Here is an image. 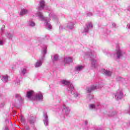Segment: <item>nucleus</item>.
<instances>
[{
	"label": "nucleus",
	"mask_w": 130,
	"mask_h": 130,
	"mask_svg": "<svg viewBox=\"0 0 130 130\" xmlns=\"http://www.w3.org/2000/svg\"><path fill=\"white\" fill-rule=\"evenodd\" d=\"M49 17L52 19L53 20H57V16H56V15H55V14H54V13H53V11H51V12H49Z\"/></svg>",
	"instance_id": "nucleus-18"
},
{
	"label": "nucleus",
	"mask_w": 130,
	"mask_h": 130,
	"mask_svg": "<svg viewBox=\"0 0 130 130\" xmlns=\"http://www.w3.org/2000/svg\"><path fill=\"white\" fill-rule=\"evenodd\" d=\"M87 99H88V100H91V99H93V95L89 94L87 96Z\"/></svg>",
	"instance_id": "nucleus-32"
},
{
	"label": "nucleus",
	"mask_w": 130,
	"mask_h": 130,
	"mask_svg": "<svg viewBox=\"0 0 130 130\" xmlns=\"http://www.w3.org/2000/svg\"><path fill=\"white\" fill-rule=\"evenodd\" d=\"M104 75H105L106 76H107L108 77H110V76L112 75V72L108 70H104Z\"/></svg>",
	"instance_id": "nucleus-24"
},
{
	"label": "nucleus",
	"mask_w": 130,
	"mask_h": 130,
	"mask_svg": "<svg viewBox=\"0 0 130 130\" xmlns=\"http://www.w3.org/2000/svg\"><path fill=\"white\" fill-rule=\"evenodd\" d=\"M84 68H85V66L84 65H78L75 67V72L77 73H80L81 71L83 70Z\"/></svg>",
	"instance_id": "nucleus-15"
},
{
	"label": "nucleus",
	"mask_w": 130,
	"mask_h": 130,
	"mask_svg": "<svg viewBox=\"0 0 130 130\" xmlns=\"http://www.w3.org/2000/svg\"><path fill=\"white\" fill-rule=\"evenodd\" d=\"M1 80L4 82V83H7L9 80V77L8 75H2L1 76Z\"/></svg>",
	"instance_id": "nucleus-20"
},
{
	"label": "nucleus",
	"mask_w": 130,
	"mask_h": 130,
	"mask_svg": "<svg viewBox=\"0 0 130 130\" xmlns=\"http://www.w3.org/2000/svg\"><path fill=\"white\" fill-rule=\"evenodd\" d=\"M103 87V84L102 83H99V82H96L93 84L90 88H87V91L88 93H91L92 91H94V90H96L97 89H100V88H102Z\"/></svg>",
	"instance_id": "nucleus-5"
},
{
	"label": "nucleus",
	"mask_w": 130,
	"mask_h": 130,
	"mask_svg": "<svg viewBox=\"0 0 130 130\" xmlns=\"http://www.w3.org/2000/svg\"><path fill=\"white\" fill-rule=\"evenodd\" d=\"M15 97L19 100L20 102H22L23 101V99H22V97L19 94H16Z\"/></svg>",
	"instance_id": "nucleus-27"
},
{
	"label": "nucleus",
	"mask_w": 130,
	"mask_h": 130,
	"mask_svg": "<svg viewBox=\"0 0 130 130\" xmlns=\"http://www.w3.org/2000/svg\"><path fill=\"white\" fill-rule=\"evenodd\" d=\"M85 15L87 17H90L91 16H93V13L92 12H90L89 11H87L86 12H85Z\"/></svg>",
	"instance_id": "nucleus-29"
},
{
	"label": "nucleus",
	"mask_w": 130,
	"mask_h": 130,
	"mask_svg": "<svg viewBox=\"0 0 130 130\" xmlns=\"http://www.w3.org/2000/svg\"><path fill=\"white\" fill-rule=\"evenodd\" d=\"M34 95V91L33 90H30L27 92L26 94V97L28 98V99H29V100H34V98H33V96Z\"/></svg>",
	"instance_id": "nucleus-14"
},
{
	"label": "nucleus",
	"mask_w": 130,
	"mask_h": 130,
	"mask_svg": "<svg viewBox=\"0 0 130 130\" xmlns=\"http://www.w3.org/2000/svg\"><path fill=\"white\" fill-rule=\"evenodd\" d=\"M36 16V17H38L41 21H45V25L46 26V28L48 29V30H51V29H52V25H51V24H50V23L49 22V18L47 17H45L44 16H43V14L42 13V12L38 11L37 13Z\"/></svg>",
	"instance_id": "nucleus-2"
},
{
	"label": "nucleus",
	"mask_w": 130,
	"mask_h": 130,
	"mask_svg": "<svg viewBox=\"0 0 130 130\" xmlns=\"http://www.w3.org/2000/svg\"><path fill=\"white\" fill-rule=\"evenodd\" d=\"M112 26H113V27H116V24L115 23H113Z\"/></svg>",
	"instance_id": "nucleus-39"
},
{
	"label": "nucleus",
	"mask_w": 130,
	"mask_h": 130,
	"mask_svg": "<svg viewBox=\"0 0 130 130\" xmlns=\"http://www.w3.org/2000/svg\"><path fill=\"white\" fill-rule=\"evenodd\" d=\"M127 28H128V29H130V23H128V24L127 25Z\"/></svg>",
	"instance_id": "nucleus-38"
},
{
	"label": "nucleus",
	"mask_w": 130,
	"mask_h": 130,
	"mask_svg": "<svg viewBox=\"0 0 130 130\" xmlns=\"http://www.w3.org/2000/svg\"><path fill=\"white\" fill-rule=\"evenodd\" d=\"M26 73H27V69L26 67L21 68V71H20V75L21 76H24Z\"/></svg>",
	"instance_id": "nucleus-22"
},
{
	"label": "nucleus",
	"mask_w": 130,
	"mask_h": 130,
	"mask_svg": "<svg viewBox=\"0 0 130 130\" xmlns=\"http://www.w3.org/2000/svg\"><path fill=\"white\" fill-rule=\"evenodd\" d=\"M116 112H109V114H108V115H109V116H114V115H116Z\"/></svg>",
	"instance_id": "nucleus-28"
},
{
	"label": "nucleus",
	"mask_w": 130,
	"mask_h": 130,
	"mask_svg": "<svg viewBox=\"0 0 130 130\" xmlns=\"http://www.w3.org/2000/svg\"><path fill=\"white\" fill-rule=\"evenodd\" d=\"M75 22L73 21H69L67 25V28L70 29V30H73L74 28Z\"/></svg>",
	"instance_id": "nucleus-17"
},
{
	"label": "nucleus",
	"mask_w": 130,
	"mask_h": 130,
	"mask_svg": "<svg viewBox=\"0 0 130 130\" xmlns=\"http://www.w3.org/2000/svg\"><path fill=\"white\" fill-rule=\"evenodd\" d=\"M30 123H34V121H30Z\"/></svg>",
	"instance_id": "nucleus-41"
},
{
	"label": "nucleus",
	"mask_w": 130,
	"mask_h": 130,
	"mask_svg": "<svg viewBox=\"0 0 130 130\" xmlns=\"http://www.w3.org/2000/svg\"><path fill=\"white\" fill-rule=\"evenodd\" d=\"M1 36L5 38V39H12L13 38V34L10 33L9 31H5V32H2Z\"/></svg>",
	"instance_id": "nucleus-11"
},
{
	"label": "nucleus",
	"mask_w": 130,
	"mask_h": 130,
	"mask_svg": "<svg viewBox=\"0 0 130 130\" xmlns=\"http://www.w3.org/2000/svg\"><path fill=\"white\" fill-rule=\"evenodd\" d=\"M129 10H130V6L128 8V11H129Z\"/></svg>",
	"instance_id": "nucleus-43"
},
{
	"label": "nucleus",
	"mask_w": 130,
	"mask_h": 130,
	"mask_svg": "<svg viewBox=\"0 0 130 130\" xmlns=\"http://www.w3.org/2000/svg\"><path fill=\"white\" fill-rule=\"evenodd\" d=\"M128 113H129V114H130V107H129V108Z\"/></svg>",
	"instance_id": "nucleus-42"
},
{
	"label": "nucleus",
	"mask_w": 130,
	"mask_h": 130,
	"mask_svg": "<svg viewBox=\"0 0 130 130\" xmlns=\"http://www.w3.org/2000/svg\"><path fill=\"white\" fill-rule=\"evenodd\" d=\"M100 106V104H90L89 106V108L90 110H97L98 109V107Z\"/></svg>",
	"instance_id": "nucleus-16"
},
{
	"label": "nucleus",
	"mask_w": 130,
	"mask_h": 130,
	"mask_svg": "<svg viewBox=\"0 0 130 130\" xmlns=\"http://www.w3.org/2000/svg\"><path fill=\"white\" fill-rule=\"evenodd\" d=\"M85 57H90L91 58V68L92 69H96L97 68V61L95 58L96 57V54L95 51L90 50L87 53H84Z\"/></svg>",
	"instance_id": "nucleus-4"
},
{
	"label": "nucleus",
	"mask_w": 130,
	"mask_h": 130,
	"mask_svg": "<svg viewBox=\"0 0 130 130\" xmlns=\"http://www.w3.org/2000/svg\"><path fill=\"white\" fill-rule=\"evenodd\" d=\"M7 121H9V120H6V122H7Z\"/></svg>",
	"instance_id": "nucleus-44"
},
{
	"label": "nucleus",
	"mask_w": 130,
	"mask_h": 130,
	"mask_svg": "<svg viewBox=\"0 0 130 130\" xmlns=\"http://www.w3.org/2000/svg\"><path fill=\"white\" fill-rule=\"evenodd\" d=\"M52 60L54 62V61H56L58 60V55L55 54L52 56Z\"/></svg>",
	"instance_id": "nucleus-25"
},
{
	"label": "nucleus",
	"mask_w": 130,
	"mask_h": 130,
	"mask_svg": "<svg viewBox=\"0 0 130 130\" xmlns=\"http://www.w3.org/2000/svg\"><path fill=\"white\" fill-rule=\"evenodd\" d=\"M92 28H93V24H92V22H88L82 29L81 32L82 34H84V35H86V34H87V33L89 32V30L90 29H92Z\"/></svg>",
	"instance_id": "nucleus-6"
},
{
	"label": "nucleus",
	"mask_w": 130,
	"mask_h": 130,
	"mask_svg": "<svg viewBox=\"0 0 130 130\" xmlns=\"http://www.w3.org/2000/svg\"><path fill=\"white\" fill-rule=\"evenodd\" d=\"M21 122H23V123H24V122H25V118H24V117H23V116H21Z\"/></svg>",
	"instance_id": "nucleus-34"
},
{
	"label": "nucleus",
	"mask_w": 130,
	"mask_h": 130,
	"mask_svg": "<svg viewBox=\"0 0 130 130\" xmlns=\"http://www.w3.org/2000/svg\"><path fill=\"white\" fill-rule=\"evenodd\" d=\"M15 85L16 86H18V85H20V80L18 79L16 80V82H15Z\"/></svg>",
	"instance_id": "nucleus-33"
},
{
	"label": "nucleus",
	"mask_w": 130,
	"mask_h": 130,
	"mask_svg": "<svg viewBox=\"0 0 130 130\" xmlns=\"http://www.w3.org/2000/svg\"><path fill=\"white\" fill-rule=\"evenodd\" d=\"M4 130H10L9 129V127H8V126H6L4 128Z\"/></svg>",
	"instance_id": "nucleus-37"
},
{
	"label": "nucleus",
	"mask_w": 130,
	"mask_h": 130,
	"mask_svg": "<svg viewBox=\"0 0 130 130\" xmlns=\"http://www.w3.org/2000/svg\"><path fill=\"white\" fill-rule=\"evenodd\" d=\"M63 29H65L64 27H63L62 25H60L59 26V30H62Z\"/></svg>",
	"instance_id": "nucleus-36"
},
{
	"label": "nucleus",
	"mask_w": 130,
	"mask_h": 130,
	"mask_svg": "<svg viewBox=\"0 0 130 130\" xmlns=\"http://www.w3.org/2000/svg\"><path fill=\"white\" fill-rule=\"evenodd\" d=\"M27 25L28 26H29V27H35V22L32 20H29V21L27 22Z\"/></svg>",
	"instance_id": "nucleus-23"
},
{
	"label": "nucleus",
	"mask_w": 130,
	"mask_h": 130,
	"mask_svg": "<svg viewBox=\"0 0 130 130\" xmlns=\"http://www.w3.org/2000/svg\"><path fill=\"white\" fill-rule=\"evenodd\" d=\"M39 6L37 8V10H39V11H41L42 10H49V11H51L50 8L48 7H45V2L44 1L42 0L40 1Z\"/></svg>",
	"instance_id": "nucleus-8"
},
{
	"label": "nucleus",
	"mask_w": 130,
	"mask_h": 130,
	"mask_svg": "<svg viewBox=\"0 0 130 130\" xmlns=\"http://www.w3.org/2000/svg\"><path fill=\"white\" fill-rule=\"evenodd\" d=\"M114 95L116 100H120V99H122V97H123L122 89L120 88L118 89Z\"/></svg>",
	"instance_id": "nucleus-7"
},
{
	"label": "nucleus",
	"mask_w": 130,
	"mask_h": 130,
	"mask_svg": "<svg viewBox=\"0 0 130 130\" xmlns=\"http://www.w3.org/2000/svg\"><path fill=\"white\" fill-rule=\"evenodd\" d=\"M61 84L64 86H67V89L68 93H70L72 95H73L75 98H80V93L75 92V86L71 82L67 80H62L61 81Z\"/></svg>",
	"instance_id": "nucleus-1"
},
{
	"label": "nucleus",
	"mask_w": 130,
	"mask_h": 130,
	"mask_svg": "<svg viewBox=\"0 0 130 130\" xmlns=\"http://www.w3.org/2000/svg\"><path fill=\"white\" fill-rule=\"evenodd\" d=\"M125 53L124 51H122L119 48H117L115 50V54H114V56H116L117 58H120Z\"/></svg>",
	"instance_id": "nucleus-9"
},
{
	"label": "nucleus",
	"mask_w": 130,
	"mask_h": 130,
	"mask_svg": "<svg viewBox=\"0 0 130 130\" xmlns=\"http://www.w3.org/2000/svg\"><path fill=\"white\" fill-rule=\"evenodd\" d=\"M43 122L46 126L48 125V123H49V121L48 120V116L47 115V112H44L43 115Z\"/></svg>",
	"instance_id": "nucleus-13"
},
{
	"label": "nucleus",
	"mask_w": 130,
	"mask_h": 130,
	"mask_svg": "<svg viewBox=\"0 0 130 130\" xmlns=\"http://www.w3.org/2000/svg\"><path fill=\"white\" fill-rule=\"evenodd\" d=\"M62 111L65 115H69L70 112H71V109L69 107H67L66 105H63Z\"/></svg>",
	"instance_id": "nucleus-12"
},
{
	"label": "nucleus",
	"mask_w": 130,
	"mask_h": 130,
	"mask_svg": "<svg viewBox=\"0 0 130 130\" xmlns=\"http://www.w3.org/2000/svg\"><path fill=\"white\" fill-rule=\"evenodd\" d=\"M70 62H73V58L71 57H66L64 59V63H70Z\"/></svg>",
	"instance_id": "nucleus-19"
},
{
	"label": "nucleus",
	"mask_w": 130,
	"mask_h": 130,
	"mask_svg": "<svg viewBox=\"0 0 130 130\" xmlns=\"http://www.w3.org/2000/svg\"><path fill=\"white\" fill-rule=\"evenodd\" d=\"M6 43V40L2 36L0 37V46H3Z\"/></svg>",
	"instance_id": "nucleus-21"
},
{
	"label": "nucleus",
	"mask_w": 130,
	"mask_h": 130,
	"mask_svg": "<svg viewBox=\"0 0 130 130\" xmlns=\"http://www.w3.org/2000/svg\"><path fill=\"white\" fill-rule=\"evenodd\" d=\"M85 125H87V124H88V121H85Z\"/></svg>",
	"instance_id": "nucleus-40"
},
{
	"label": "nucleus",
	"mask_w": 130,
	"mask_h": 130,
	"mask_svg": "<svg viewBox=\"0 0 130 130\" xmlns=\"http://www.w3.org/2000/svg\"><path fill=\"white\" fill-rule=\"evenodd\" d=\"M26 14H28V11L27 9H22L21 11H20V16H24V15H26Z\"/></svg>",
	"instance_id": "nucleus-26"
},
{
	"label": "nucleus",
	"mask_w": 130,
	"mask_h": 130,
	"mask_svg": "<svg viewBox=\"0 0 130 130\" xmlns=\"http://www.w3.org/2000/svg\"><path fill=\"white\" fill-rule=\"evenodd\" d=\"M5 105H6V103L5 102H2L0 104V108H4Z\"/></svg>",
	"instance_id": "nucleus-31"
},
{
	"label": "nucleus",
	"mask_w": 130,
	"mask_h": 130,
	"mask_svg": "<svg viewBox=\"0 0 130 130\" xmlns=\"http://www.w3.org/2000/svg\"><path fill=\"white\" fill-rule=\"evenodd\" d=\"M116 80L118 81V82H119L120 81H122L123 83H124V79L121 78V77H117L116 78Z\"/></svg>",
	"instance_id": "nucleus-30"
},
{
	"label": "nucleus",
	"mask_w": 130,
	"mask_h": 130,
	"mask_svg": "<svg viewBox=\"0 0 130 130\" xmlns=\"http://www.w3.org/2000/svg\"><path fill=\"white\" fill-rule=\"evenodd\" d=\"M42 47V57L41 58L38 60L36 62L35 64V68H40L41 66H42V63H43V61L44 60V58H45V54H46L47 51V46L44 45L43 46H41Z\"/></svg>",
	"instance_id": "nucleus-3"
},
{
	"label": "nucleus",
	"mask_w": 130,
	"mask_h": 130,
	"mask_svg": "<svg viewBox=\"0 0 130 130\" xmlns=\"http://www.w3.org/2000/svg\"><path fill=\"white\" fill-rule=\"evenodd\" d=\"M33 100H36V101H43V94L42 93L39 92L36 94Z\"/></svg>",
	"instance_id": "nucleus-10"
},
{
	"label": "nucleus",
	"mask_w": 130,
	"mask_h": 130,
	"mask_svg": "<svg viewBox=\"0 0 130 130\" xmlns=\"http://www.w3.org/2000/svg\"><path fill=\"white\" fill-rule=\"evenodd\" d=\"M6 28V26L3 25L1 29L2 32H4V30H5V28Z\"/></svg>",
	"instance_id": "nucleus-35"
}]
</instances>
